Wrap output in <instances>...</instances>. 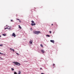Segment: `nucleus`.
Here are the masks:
<instances>
[{
    "label": "nucleus",
    "mask_w": 74,
    "mask_h": 74,
    "mask_svg": "<svg viewBox=\"0 0 74 74\" xmlns=\"http://www.w3.org/2000/svg\"><path fill=\"white\" fill-rule=\"evenodd\" d=\"M14 74H17V73H16V72H14Z\"/></svg>",
    "instance_id": "obj_16"
},
{
    "label": "nucleus",
    "mask_w": 74,
    "mask_h": 74,
    "mask_svg": "<svg viewBox=\"0 0 74 74\" xmlns=\"http://www.w3.org/2000/svg\"><path fill=\"white\" fill-rule=\"evenodd\" d=\"M0 59H2V58L0 57Z\"/></svg>",
    "instance_id": "obj_24"
},
{
    "label": "nucleus",
    "mask_w": 74,
    "mask_h": 74,
    "mask_svg": "<svg viewBox=\"0 0 74 74\" xmlns=\"http://www.w3.org/2000/svg\"><path fill=\"white\" fill-rule=\"evenodd\" d=\"M32 23H31L32 26H35L36 25V23H34V22L33 21H32Z\"/></svg>",
    "instance_id": "obj_4"
},
{
    "label": "nucleus",
    "mask_w": 74,
    "mask_h": 74,
    "mask_svg": "<svg viewBox=\"0 0 74 74\" xmlns=\"http://www.w3.org/2000/svg\"><path fill=\"white\" fill-rule=\"evenodd\" d=\"M1 37V35H0V38Z\"/></svg>",
    "instance_id": "obj_27"
},
{
    "label": "nucleus",
    "mask_w": 74,
    "mask_h": 74,
    "mask_svg": "<svg viewBox=\"0 0 74 74\" xmlns=\"http://www.w3.org/2000/svg\"><path fill=\"white\" fill-rule=\"evenodd\" d=\"M16 20H18L20 23H21V22H22V21H21V20H20L19 19L17 18Z\"/></svg>",
    "instance_id": "obj_8"
},
{
    "label": "nucleus",
    "mask_w": 74,
    "mask_h": 74,
    "mask_svg": "<svg viewBox=\"0 0 74 74\" xmlns=\"http://www.w3.org/2000/svg\"><path fill=\"white\" fill-rule=\"evenodd\" d=\"M50 42H52L53 44H54V42H55V41L53 40H50Z\"/></svg>",
    "instance_id": "obj_7"
},
{
    "label": "nucleus",
    "mask_w": 74,
    "mask_h": 74,
    "mask_svg": "<svg viewBox=\"0 0 74 74\" xmlns=\"http://www.w3.org/2000/svg\"><path fill=\"white\" fill-rule=\"evenodd\" d=\"M11 69H12V71H14V69L13 68H12Z\"/></svg>",
    "instance_id": "obj_17"
},
{
    "label": "nucleus",
    "mask_w": 74,
    "mask_h": 74,
    "mask_svg": "<svg viewBox=\"0 0 74 74\" xmlns=\"http://www.w3.org/2000/svg\"><path fill=\"white\" fill-rule=\"evenodd\" d=\"M51 25H52V26H53V24H51Z\"/></svg>",
    "instance_id": "obj_26"
},
{
    "label": "nucleus",
    "mask_w": 74,
    "mask_h": 74,
    "mask_svg": "<svg viewBox=\"0 0 74 74\" xmlns=\"http://www.w3.org/2000/svg\"><path fill=\"white\" fill-rule=\"evenodd\" d=\"M40 47H43V45H42V44H41L40 45Z\"/></svg>",
    "instance_id": "obj_14"
},
{
    "label": "nucleus",
    "mask_w": 74,
    "mask_h": 74,
    "mask_svg": "<svg viewBox=\"0 0 74 74\" xmlns=\"http://www.w3.org/2000/svg\"><path fill=\"white\" fill-rule=\"evenodd\" d=\"M3 35L4 36H6V34H3Z\"/></svg>",
    "instance_id": "obj_15"
},
{
    "label": "nucleus",
    "mask_w": 74,
    "mask_h": 74,
    "mask_svg": "<svg viewBox=\"0 0 74 74\" xmlns=\"http://www.w3.org/2000/svg\"><path fill=\"white\" fill-rule=\"evenodd\" d=\"M34 34H37L38 35L39 34H40V33H41V32L40 31H34Z\"/></svg>",
    "instance_id": "obj_1"
},
{
    "label": "nucleus",
    "mask_w": 74,
    "mask_h": 74,
    "mask_svg": "<svg viewBox=\"0 0 74 74\" xmlns=\"http://www.w3.org/2000/svg\"><path fill=\"white\" fill-rule=\"evenodd\" d=\"M32 43H33V40H31L29 41V44H32Z\"/></svg>",
    "instance_id": "obj_6"
},
{
    "label": "nucleus",
    "mask_w": 74,
    "mask_h": 74,
    "mask_svg": "<svg viewBox=\"0 0 74 74\" xmlns=\"http://www.w3.org/2000/svg\"><path fill=\"white\" fill-rule=\"evenodd\" d=\"M49 33H50L51 34V33L52 32H51V31H49Z\"/></svg>",
    "instance_id": "obj_21"
},
{
    "label": "nucleus",
    "mask_w": 74,
    "mask_h": 74,
    "mask_svg": "<svg viewBox=\"0 0 74 74\" xmlns=\"http://www.w3.org/2000/svg\"><path fill=\"white\" fill-rule=\"evenodd\" d=\"M18 28H19V29H22V27H21L20 25H18Z\"/></svg>",
    "instance_id": "obj_11"
},
{
    "label": "nucleus",
    "mask_w": 74,
    "mask_h": 74,
    "mask_svg": "<svg viewBox=\"0 0 74 74\" xmlns=\"http://www.w3.org/2000/svg\"><path fill=\"white\" fill-rule=\"evenodd\" d=\"M0 47H1L2 46H3V45L2 44L0 45Z\"/></svg>",
    "instance_id": "obj_18"
},
{
    "label": "nucleus",
    "mask_w": 74,
    "mask_h": 74,
    "mask_svg": "<svg viewBox=\"0 0 74 74\" xmlns=\"http://www.w3.org/2000/svg\"><path fill=\"white\" fill-rule=\"evenodd\" d=\"M6 28H5V29H9V30H10V29H11V27H10V26H8L7 25L6 26Z\"/></svg>",
    "instance_id": "obj_3"
},
{
    "label": "nucleus",
    "mask_w": 74,
    "mask_h": 74,
    "mask_svg": "<svg viewBox=\"0 0 74 74\" xmlns=\"http://www.w3.org/2000/svg\"><path fill=\"white\" fill-rule=\"evenodd\" d=\"M53 66H54L55 65V64H53Z\"/></svg>",
    "instance_id": "obj_19"
},
{
    "label": "nucleus",
    "mask_w": 74,
    "mask_h": 74,
    "mask_svg": "<svg viewBox=\"0 0 74 74\" xmlns=\"http://www.w3.org/2000/svg\"><path fill=\"white\" fill-rule=\"evenodd\" d=\"M40 70H42V68H40Z\"/></svg>",
    "instance_id": "obj_25"
},
{
    "label": "nucleus",
    "mask_w": 74,
    "mask_h": 74,
    "mask_svg": "<svg viewBox=\"0 0 74 74\" xmlns=\"http://www.w3.org/2000/svg\"><path fill=\"white\" fill-rule=\"evenodd\" d=\"M55 67H53V68H54Z\"/></svg>",
    "instance_id": "obj_28"
},
{
    "label": "nucleus",
    "mask_w": 74,
    "mask_h": 74,
    "mask_svg": "<svg viewBox=\"0 0 74 74\" xmlns=\"http://www.w3.org/2000/svg\"><path fill=\"white\" fill-rule=\"evenodd\" d=\"M10 49L11 50V51H13V52H14V50L11 48H10Z\"/></svg>",
    "instance_id": "obj_9"
},
{
    "label": "nucleus",
    "mask_w": 74,
    "mask_h": 74,
    "mask_svg": "<svg viewBox=\"0 0 74 74\" xmlns=\"http://www.w3.org/2000/svg\"><path fill=\"white\" fill-rule=\"evenodd\" d=\"M46 36L47 37H50V36L49 35H46Z\"/></svg>",
    "instance_id": "obj_13"
},
{
    "label": "nucleus",
    "mask_w": 74,
    "mask_h": 74,
    "mask_svg": "<svg viewBox=\"0 0 74 74\" xmlns=\"http://www.w3.org/2000/svg\"><path fill=\"white\" fill-rule=\"evenodd\" d=\"M1 55H3V53H1L0 52V55H1Z\"/></svg>",
    "instance_id": "obj_20"
},
{
    "label": "nucleus",
    "mask_w": 74,
    "mask_h": 74,
    "mask_svg": "<svg viewBox=\"0 0 74 74\" xmlns=\"http://www.w3.org/2000/svg\"><path fill=\"white\" fill-rule=\"evenodd\" d=\"M41 52H42V53H44L45 51H44V50H43V49H42L41 50Z\"/></svg>",
    "instance_id": "obj_12"
},
{
    "label": "nucleus",
    "mask_w": 74,
    "mask_h": 74,
    "mask_svg": "<svg viewBox=\"0 0 74 74\" xmlns=\"http://www.w3.org/2000/svg\"><path fill=\"white\" fill-rule=\"evenodd\" d=\"M12 36H13L14 37H16V35H15V33H13Z\"/></svg>",
    "instance_id": "obj_5"
},
{
    "label": "nucleus",
    "mask_w": 74,
    "mask_h": 74,
    "mask_svg": "<svg viewBox=\"0 0 74 74\" xmlns=\"http://www.w3.org/2000/svg\"><path fill=\"white\" fill-rule=\"evenodd\" d=\"M16 54H17V55H19V53H16Z\"/></svg>",
    "instance_id": "obj_22"
},
{
    "label": "nucleus",
    "mask_w": 74,
    "mask_h": 74,
    "mask_svg": "<svg viewBox=\"0 0 74 74\" xmlns=\"http://www.w3.org/2000/svg\"><path fill=\"white\" fill-rule=\"evenodd\" d=\"M11 22H13L12 20H11Z\"/></svg>",
    "instance_id": "obj_23"
},
{
    "label": "nucleus",
    "mask_w": 74,
    "mask_h": 74,
    "mask_svg": "<svg viewBox=\"0 0 74 74\" xmlns=\"http://www.w3.org/2000/svg\"><path fill=\"white\" fill-rule=\"evenodd\" d=\"M21 74V71H18V74Z\"/></svg>",
    "instance_id": "obj_10"
},
{
    "label": "nucleus",
    "mask_w": 74,
    "mask_h": 74,
    "mask_svg": "<svg viewBox=\"0 0 74 74\" xmlns=\"http://www.w3.org/2000/svg\"><path fill=\"white\" fill-rule=\"evenodd\" d=\"M13 63L14 64H15L16 66H20L21 65V64L19 63V62H13Z\"/></svg>",
    "instance_id": "obj_2"
}]
</instances>
